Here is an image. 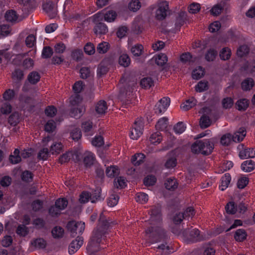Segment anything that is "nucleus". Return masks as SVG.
<instances>
[{"label": "nucleus", "instance_id": "nucleus-1", "mask_svg": "<svg viewBox=\"0 0 255 255\" xmlns=\"http://www.w3.org/2000/svg\"><path fill=\"white\" fill-rule=\"evenodd\" d=\"M109 224V222L105 219L103 214H101L99 219V225L93 231L92 236L87 247V250H96L94 248L98 247L99 244L104 238L106 231L108 230Z\"/></svg>", "mask_w": 255, "mask_h": 255}, {"label": "nucleus", "instance_id": "nucleus-2", "mask_svg": "<svg viewBox=\"0 0 255 255\" xmlns=\"http://www.w3.org/2000/svg\"><path fill=\"white\" fill-rule=\"evenodd\" d=\"M214 148V144L212 139L198 140L192 145L191 150L193 153H201L205 155L210 154Z\"/></svg>", "mask_w": 255, "mask_h": 255}, {"label": "nucleus", "instance_id": "nucleus-3", "mask_svg": "<svg viewBox=\"0 0 255 255\" xmlns=\"http://www.w3.org/2000/svg\"><path fill=\"white\" fill-rule=\"evenodd\" d=\"M172 232L177 235L180 236L184 241L188 243L200 241L203 239L200 235L199 231L196 228L186 230L183 232H178L173 229Z\"/></svg>", "mask_w": 255, "mask_h": 255}, {"label": "nucleus", "instance_id": "nucleus-4", "mask_svg": "<svg viewBox=\"0 0 255 255\" xmlns=\"http://www.w3.org/2000/svg\"><path fill=\"white\" fill-rule=\"evenodd\" d=\"M63 14L66 18L78 19L80 17L79 9L71 0H66L63 5Z\"/></svg>", "mask_w": 255, "mask_h": 255}, {"label": "nucleus", "instance_id": "nucleus-5", "mask_svg": "<svg viewBox=\"0 0 255 255\" xmlns=\"http://www.w3.org/2000/svg\"><path fill=\"white\" fill-rule=\"evenodd\" d=\"M117 16V13L113 10L106 11L102 10L93 15L90 17V19L94 23H98L104 18L105 21L111 22L115 20Z\"/></svg>", "mask_w": 255, "mask_h": 255}, {"label": "nucleus", "instance_id": "nucleus-6", "mask_svg": "<svg viewBox=\"0 0 255 255\" xmlns=\"http://www.w3.org/2000/svg\"><path fill=\"white\" fill-rule=\"evenodd\" d=\"M143 128V120L142 119H138L135 121L134 124L129 133L130 138L136 140L142 134Z\"/></svg>", "mask_w": 255, "mask_h": 255}, {"label": "nucleus", "instance_id": "nucleus-7", "mask_svg": "<svg viewBox=\"0 0 255 255\" xmlns=\"http://www.w3.org/2000/svg\"><path fill=\"white\" fill-rule=\"evenodd\" d=\"M67 228L71 232V236L74 237L77 234L83 233L85 229V223L82 222H76L72 221L68 223Z\"/></svg>", "mask_w": 255, "mask_h": 255}, {"label": "nucleus", "instance_id": "nucleus-8", "mask_svg": "<svg viewBox=\"0 0 255 255\" xmlns=\"http://www.w3.org/2000/svg\"><path fill=\"white\" fill-rule=\"evenodd\" d=\"M67 201L64 198L57 200L55 206H52L49 209V212L50 215L52 216L59 215L60 211L64 210L67 207Z\"/></svg>", "mask_w": 255, "mask_h": 255}, {"label": "nucleus", "instance_id": "nucleus-9", "mask_svg": "<svg viewBox=\"0 0 255 255\" xmlns=\"http://www.w3.org/2000/svg\"><path fill=\"white\" fill-rule=\"evenodd\" d=\"M157 8L155 12V17L156 18L158 19L165 18L169 9L168 2L159 0L157 2Z\"/></svg>", "mask_w": 255, "mask_h": 255}, {"label": "nucleus", "instance_id": "nucleus-10", "mask_svg": "<svg viewBox=\"0 0 255 255\" xmlns=\"http://www.w3.org/2000/svg\"><path fill=\"white\" fill-rule=\"evenodd\" d=\"M170 100L168 97H164L160 99L154 107V112L157 114L164 113L169 107Z\"/></svg>", "mask_w": 255, "mask_h": 255}, {"label": "nucleus", "instance_id": "nucleus-11", "mask_svg": "<svg viewBox=\"0 0 255 255\" xmlns=\"http://www.w3.org/2000/svg\"><path fill=\"white\" fill-rule=\"evenodd\" d=\"M43 8L50 18H54L57 13V6L52 2H48L43 4Z\"/></svg>", "mask_w": 255, "mask_h": 255}, {"label": "nucleus", "instance_id": "nucleus-12", "mask_svg": "<svg viewBox=\"0 0 255 255\" xmlns=\"http://www.w3.org/2000/svg\"><path fill=\"white\" fill-rule=\"evenodd\" d=\"M83 244V239L82 237H78L74 240L70 244L68 249L69 254L72 255L76 252L82 246Z\"/></svg>", "mask_w": 255, "mask_h": 255}, {"label": "nucleus", "instance_id": "nucleus-13", "mask_svg": "<svg viewBox=\"0 0 255 255\" xmlns=\"http://www.w3.org/2000/svg\"><path fill=\"white\" fill-rule=\"evenodd\" d=\"M161 220L160 211L158 208H154L151 211L149 224L153 225H158Z\"/></svg>", "mask_w": 255, "mask_h": 255}, {"label": "nucleus", "instance_id": "nucleus-14", "mask_svg": "<svg viewBox=\"0 0 255 255\" xmlns=\"http://www.w3.org/2000/svg\"><path fill=\"white\" fill-rule=\"evenodd\" d=\"M239 157L241 159L248 158H254L255 157V148H246L241 150L239 152Z\"/></svg>", "mask_w": 255, "mask_h": 255}, {"label": "nucleus", "instance_id": "nucleus-15", "mask_svg": "<svg viewBox=\"0 0 255 255\" xmlns=\"http://www.w3.org/2000/svg\"><path fill=\"white\" fill-rule=\"evenodd\" d=\"M130 41L128 42V48H130L131 53L134 56H139L142 53L143 47L140 44H136L132 46H130Z\"/></svg>", "mask_w": 255, "mask_h": 255}, {"label": "nucleus", "instance_id": "nucleus-16", "mask_svg": "<svg viewBox=\"0 0 255 255\" xmlns=\"http://www.w3.org/2000/svg\"><path fill=\"white\" fill-rule=\"evenodd\" d=\"M83 158V162L86 166H90L93 164L95 158L94 154L90 151L85 152Z\"/></svg>", "mask_w": 255, "mask_h": 255}, {"label": "nucleus", "instance_id": "nucleus-17", "mask_svg": "<svg viewBox=\"0 0 255 255\" xmlns=\"http://www.w3.org/2000/svg\"><path fill=\"white\" fill-rule=\"evenodd\" d=\"M63 145L61 142L52 141L50 146V152L52 154H58L62 151Z\"/></svg>", "mask_w": 255, "mask_h": 255}, {"label": "nucleus", "instance_id": "nucleus-18", "mask_svg": "<svg viewBox=\"0 0 255 255\" xmlns=\"http://www.w3.org/2000/svg\"><path fill=\"white\" fill-rule=\"evenodd\" d=\"M108 109L106 102L104 100H101L96 105L95 110L97 114L103 115L105 114Z\"/></svg>", "mask_w": 255, "mask_h": 255}, {"label": "nucleus", "instance_id": "nucleus-19", "mask_svg": "<svg viewBox=\"0 0 255 255\" xmlns=\"http://www.w3.org/2000/svg\"><path fill=\"white\" fill-rule=\"evenodd\" d=\"M246 135V131L243 128H240L239 131H237L232 136V140L235 142H240L244 138Z\"/></svg>", "mask_w": 255, "mask_h": 255}, {"label": "nucleus", "instance_id": "nucleus-20", "mask_svg": "<svg viewBox=\"0 0 255 255\" xmlns=\"http://www.w3.org/2000/svg\"><path fill=\"white\" fill-rule=\"evenodd\" d=\"M255 162L252 160L245 161L241 165V169L246 172H249L255 168Z\"/></svg>", "mask_w": 255, "mask_h": 255}, {"label": "nucleus", "instance_id": "nucleus-21", "mask_svg": "<svg viewBox=\"0 0 255 255\" xmlns=\"http://www.w3.org/2000/svg\"><path fill=\"white\" fill-rule=\"evenodd\" d=\"M196 103V100L194 98L192 97L186 100L185 103L181 104L180 108L183 111H186L194 107Z\"/></svg>", "mask_w": 255, "mask_h": 255}, {"label": "nucleus", "instance_id": "nucleus-22", "mask_svg": "<svg viewBox=\"0 0 255 255\" xmlns=\"http://www.w3.org/2000/svg\"><path fill=\"white\" fill-rule=\"evenodd\" d=\"M153 59L154 60L157 65L163 66L167 62V57L163 53H160L153 57Z\"/></svg>", "mask_w": 255, "mask_h": 255}, {"label": "nucleus", "instance_id": "nucleus-23", "mask_svg": "<svg viewBox=\"0 0 255 255\" xmlns=\"http://www.w3.org/2000/svg\"><path fill=\"white\" fill-rule=\"evenodd\" d=\"M231 180V176L229 174H225L221 178V185L220 189L222 191L225 190L229 186Z\"/></svg>", "mask_w": 255, "mask_h": 255}, {"label": "nucleus", "instance_id": "nucleus-24", "mask_svg": "<svg viewBox=\"0 0 255 255\" xmlns=\"http://www.w3.org/2000/svg\"><path fill=\"white\" fill-rule=\"evenodd\" d=\"M108 27L103 23H99L94 27V32L96 34H105L108 32Z\"/></svg>", "mask_w": 255, "mask_h": 255}, {"label": "nucleus", "instance_id": "nucleus-25", "mask_svg": "<svg viewBox=\"0 0 255 255\" xmlns=\"http://www.w3.org/2000/svg\"><path fill=\"white\" fill-rule=\"evenodd\" d=\"M119 173V169L117 166L115 165L108 167L106 170L107 176L110 177H114L115 176L118 175Z\"/></svg>", "mask_w": 255, "mask_h": 255}, {"label": "nucleus", "instance_id": "nucleus-26", "mask_svg": "<svg viewBox=\"0 0 255 255\" xmlns=\"http://www.w3.org/2000/svg\"><path fill=\"white\" fill-rule=\"evenodd\" d=\"M119 64L124 67H128L130 63V59L127 54L121 55L119 59Z\"/></svg>", "mask_w": 255, "mask_h": 255}, {"label": "nucleus", "instance_id": "nucleus-27", "mask_svg": "<svg viewBox=\"0 0 255 255\" xmlns=\"http://www.w3.org/2000/svg\"><path fill=\"white\" fill-rule=\"evenodd\" d=\"M145 156L143 154L139 153L132 156L131 161L134 165H138L143 161Z\"/></svg>", "mask_w": 255, "mask_h": 255}, {"label": "nucleus", "instance_id": "nucleus-28", "mask_svg": "<svg viewBox=\"0 0 255 255\" xmlns=\"http://www.w3.org/2000/svg\"><path fill=\"white\" fill-rule=\"evenodd\" d=\"M162 136L159 132L152 133L149 137V141L153 144H159L162 141Z\"/></svg>", "mask_w": 255, "mask_h": 255}, {"label": "nucleus", "instance_id": "nucleus-29", "mask_svg": "<svg viewBox=\"0 0 255 255\" xmlns=\"http://www.w3.org/2000/svg\"><path fill=\"white\" fill-rule=\"evenodd\" d=\"M5 17L7 21L9 22H15L18 19L16 12L13 10H10L6 12Z\"/></svg>", "mask_w": 255, "mask_h": 255}, {"label": "nucleus", "instance_id": "nucleus-30", "mask_svg": "<svg viewBox=\"0 0 255 255\" xmlns=\"http://www.w3.org/2000/svg\"><path fill=\"white\" fill-rule=\"evenodd\" d=\"M154 85V82L151 78L146 77L142 79L140 81V85L142 88L148 89Z\"/></svg>", "mask_w": 255, "mask_h": 255}, {"label": "nucleus", "instance_id": "nucleus-31", "mask_svg": "<svg viewBox=\"0 0 255 255\" xmlns=\"http://www.w3.org/2000/svg\"><path fill=\"white\" fill-rule=\"evenodd\" d=\"M167 125L168 119L165 117H163L158 120L155 127L157 129L163 130L166 128Z\"/></svg>", "mask_w": 255, "mask_h": 255}, {"label": "nucleus", "instance_id": "nucleus-32", "mask_svg": "<svg viewBox=\"0 0 255 255\" xmlns=\"http://www.w3.org/2000/svg\"><path fill=\"white\" fill-rule=\"evenodd\" d=\"M64 233L63 229L59 226H56L51 231L52 236L54 238H62L63 236Z\"/></svg>", "mask_w": 255, "mask_h": 255}, {"label": "nucleus", "instance_id": "nucleus-33", "mask_svg": "<svg viewBox=\"0 0 255 255\" xmlns=\"http://www.w3.org/2000/svg\"><path fill=\"white\" fill-rule=\"evenodd\" d=\"M110 48L109 44L105 41L99 43L97 47V51L101 54L106 53Z\"/></svg>", "mask_w": 255, "mask_h": 255}, {"label": "nucleus", "instance_id": "nucleus-34", "mask_svg": "<svg viewBox=\"0 0 255 255\" xmlns=\"http://www.w3.org/2000/svg\"><path fill=\"white\" fill-rule=\"evenodd\" d=\"M74 155L73 152L69 151L63 154L59 158V161L60 163L63 164L68 162Z\"/></svg>", "mask_w": 255, "mask_h": 255}, {"label": "nucleus", "instance_id": "nucleus-35", "mask_svg": "<svg viewBox=\"0 0 255 255\" xmlns=\"http://www.w3.org/2000/svg\"><path fill=\"white\" fill-rule=\"evenodd\" d=\"M135 199L136 202L141 204H145L148 200V196L144 193L140 192L136 195Z\"/></svg>", "mask_w": 255, "mask_h": 255}, {"label": "nucleus", "instance_id": "nucleus-36", "mask_svg": "<svg viewBox=\"0 0 255 255\" xmlns=\"http://www.w3.org/2000/svg\"><path fill=\"white\" fill-rule=\"evenodd\" d=\"M254 85V81L252 78H248L242 83V87L244 90H250Z\"/></svg>", "mask_w": 255, "mask_h": 255}, {"label": "nucleus", "instance_id": "nucleus-37", "mask_svg": "<svg viewBox=\"0 0 255 255\" xmlns=\"http://www.w3.org/2000/svg\"><path fill=\"white\" fill-rule=\"evenodd\" d=\"M85 109L83 106L77 107V109H74L71 112L72 117L75 118H80L85 112Z\"/></svg>", "mask_w": 255, "mask_h": 255}, {"label": "nucleus", "instance_id": "nucleus-38", "mask_svg": "<svg viewBox=\"0 0 255 255\" xmlns=\"http://www.w3.org/2000/svg\"><path fill=\"white\" fill-rule=\"evenodd\" d=\"M40 78L39 74L36 72H32L28 76V81L32 84L37 83Z\"/></svg>", "mask_w": 255, "mask_h": 255}, {"label": "nucleus", "instance_id": "nucleus-39", "mask_svg": "<svg viewBox=\"0 0 255 255\" xmlns=\"http://www.w3.org/2000/svg\"><path fill=\"white\" fill-rule=\"evenodd\" d=\"M165 185L168 190H174L177 188L178 184L175 179H168L165 183Z\"/></svg>", "mask_w": 255, "mask_h": 255}, {"label": "nucleus", "instance_id": "nucleus-40", "mask_svg": "<svg viewBox=\"0 0 255 255\" xmlns=\"http://www.w3.org/2000/svg\"><path fill=\"white\" fill-rule=\"evenodd\" d=\"M217 55V51L214 49H210L205 55V59L208 61H213Z\"/></svg>", "mask_w": 255, "mask_h": 255}, {"label": "nucleus", "instance_id": "nucleus-41", "mask_svg": "<svg viewBox=\"0 0 255 255\" xmlns=\"http://www.w3.org/2000/svg\"><path fill=\"white\" fill-rule=\"evenodd\" d=\"M204 74V69L200 66L195 69L192 72V77L194 79L201 78Z\"/></svg>", "mask_w": 255, "mask_h": 255}, {"label": "nucleus", "instance_id": "nucleus-42", "mask_svg": "<svg viewBox=\"0 0 255 255\" xmlns=\"http://www.w3.org/2000/svg\"><path fill=\"white\" fill-rule=\"evenodd\" d=\"M231 55V50L230 48L225 47L222 49L220 53V57L221 59L226 60L230 58Z\"/></svg>", "mask_w": 255, "mask_h": 255}, {"label": "nucleus", "instance_id": "nucleus-43", "mask_svg": "<svg viewBox=\"0 0 255 255\" xmlns=\"http://www.w3.org/2000/svg\"><path fill=\"white\" fill-rule=\"evenodd\" d=\"M81 101L82 99L78 94L72 96L70 98V102L72 106H77L78 107L79 106H82L80 105V103L81 102Z\"/></svg>", "mask_w": 255, "mask_h": 255}, {"label": "nucleus", "instance_id": "nucleus-44", "mask_svg": "<svg viewBox=\"0 0 255 255\" xmlns=\"http://www.w3.org/2000/svg\"><path fill=\"white\" fill-rule=\"evenodd\" d=\"M247 234L244 230L239 229L238 230L235 235V239L236 241L242 242L246 238Z\"/></svg>", "mask_w": 255, "mask_h": 255}, {"label": "nucleus", "instance_id": "nucleus-45", "mask_svg": "<svg viewBox=\"0 0 255 255\" xmlns=\"http://www.w3.org/2000/svg\"><path fill=\"white\" fill-rule=\"evenodd\" d=\"M225 209L227 213L230 214H234L237 212V207L235 203L233 201L228 203L225 207Z\"/></svg>", "mask_w": 255, "mask_h": 255}, {"label": "nucleus", "instance_id": "nucleus-46", "mask_svg": "<svg viewBox=\"0 0 255 255\" xmlns=\"http://www.w3.org/2000/svg\"><path fill=\"white\" fill-rule=\"evenodd\" d=\"M19 150L17 149H15L13 155L10 156L9 160L12 163L16 164L20 161L21 157L19 155Z\"/></svg>", "mask_w": 255, "mask_h": 255}, {"label": "nucleus", "instance_id": "nucleus-47", "mask_svg": "<svg viewBox=\"0 0 255 255\" xmlns=\"http://www.w3.org/2000/svg\"><path fill=\"white\" fill-rule=\"evenodd\" d=\"M208 82L204 81H200L195 87L197 92H202L208 89Z\"/></svg>", "mask_w": 255, "mask_h": 255}, {"label": "nucleus", "instance_id": "nucleus-48", "mask_svg": "<svg viewBox=\"0 0 255 255\" xmlns=\"http://www.w3.org/2000/svg\"><path fill=\"white\" fill-rule=\"evenodd\" d=\"M237 106L239 110H245L249 106V101L245 99L239 100Z\"/></svg>", "mask_w": 255, "mask_h": 255}, {"label": "nucleus", "instance_id": "nucleus-49", "mask_svg": "<svg viewBox=\"0 0 255 255\" xmlns=\"http://www.w3.org/2000/svg\"><path fill=\"white\" fill-rule=\"evenodd\" d=\"M186 128V126L183 123L179 122L174 127V130L175 133L181 134L185 131Z\"/></svg>", "mask_w": 255, "mask_h": 255}, {"label": "nucleus", "instance_id": "nucleus-50", "mask_svg": "<svg viewBox=\"0 0 255 255\" xmlns=\"http://www.w3.org/2000/svg\"><path fill=\"white\" fill-rule=\"evenodd\" d=\"M232 136L229 134L223 135L221 138V143L224 145H228L232 141Z\"/></svg>", "mask_w": 255, "mask_h": 255}, {"label": "nucleus", "instance_id": "nucleus-51", "mask_svg": "<svg viewBox=\"0 0 255 255\" xmlns=\"http://www.w3.org/2000/svg\"><path fill=\"white\" fill-rule=\"evenodd\" d=\"M104 143V139L101 135L96 136L92 141V145L97 147L103 145Z\"/></svg>", "mask_w": 255, "mask_h": 255}, {"label": "nucleus", "instance_id": "nucleus-52", "mask_svg": "<svg viewBox=\"0 0 255 255\" xmlns=\"http://www.w3.org/2000/svg\"><path fill=\"white\" fill-rule=\"evenodd\" d=\"M119 197L116 195H112L108 200V205L110 207L116 206L119 201Z\"/></svg>", "mask_w": 255, "mask_h": 255}, {"label": "nucleus", "instance_id": "nucleus-53", "mask_svg": "<svg viewBox=\"0 0 255 255\" xmlns=\"http://www.w3.org/2000/svg\"><path fill=\"white\" fill-rule=\"evenodd\" d=\"M115 185L117 188H123L126 186V181L125 178L119 177L115 179Z\"/></svg>", "mask_w": 255, "mask_h": 255}, {"label": "nucleus", "instance_id": "nucleus-54", "mask_svg": "<svg viewBox=\"0 0 255 255\" xmlns=\"http://www.w3.org/2000/svg\"><path fill=\"white\" fill-rule=\"evenodd\" d=\"M50 150L46 147L43 148L39 152L38 157L39 159L46 160L49 156Z\"/></svg>", "mask_w": 255, "mask_h": 255}, {"label": "nucleus", "instance_id": "nucleus-55", "mask_svg": "<svg viewBox=\"0 0 255 255\" xmlns=\"http://www.w3.org/2000/svg\"><path fill=\"white\" fill-rule=\"evenodd\" d=\"M201 8L200 4L193 2L188 6V11L190 13L194 14L198 12Z\"/></svg>", "mask_w": 255, "mask_h": 255}, {"label": "nucleus", "instance_id": "nucleus-56", "mask_svg": "<svg viewBox=\"0 0 255 255\" xmlns=\"http://www.w3.org/2000/svg\"><path fill=\"white\" fill-rule=\"evenodd\" d=\"M249 180L247 177L243 176L240 178L238 181L237 186L239 189L244 188L248 184Z\"/></svg>", "mask_w": 255, "mask_h": 255}, {"label": "nucleus", "instance_id": "nucleus-57", "mask_svg": "<svg viewBox=\"0 0 255 255\" xmlns=\"http://www.w3.org/2000/svg\"><path fill=\"white\" fill-rule=\"evenodd\" d=\"M35 42L36 37L32 34L28 35L25 39L26 46L30 48L33 47L35 45Z\"/></svg>", "mask_w": 255, "mask_h": 255}, {"label": "nucleus", "instance_id": "nucleus-58", "mask_svg": "<svg viewBox=\"0 0 255 255\" xmlns=\"http://www.w3.org/2000/svg\"><path fill=\"white\" fill-rule=\"evenodd\" d=\"M140 6V3L138 0H132L128 5L129 9L133 11H137L139 9Z\"/></svg>", "mask_w": 255, "mask_h": 255}, {"label": "nucleus", "instance_id": "nucleus-59", "mask_svg": "<svg viewBox=\"0 0 255 255\" xmlns=\"http://www.w3.org/2000/svg\"><path fill=\"white\" fill-rule=\"evenodd\" d=\"M55 128L56 125L53 120L48 121L45 125V130L48 132L53 131Z\"/></svg>", "mask_w": 255, "mask_h": 255}, {"label": "nucleus", "instance_id": "nucleus-60", "mask_svg": "<svg viewBox=\"0 0 255 255\" xmlns=\"http://www.w3.org/2000/svg\"><path fill=\"white\" fill-rule=\"evenodd\" d=\"M28 233V229L24 225H19L16 230V233L21 236H26Z\"/></svg>", "mask_w": 255, "mask_h": 255}, {"label": "nucleus", "instance_id": "nucleus-61", "mask_svg": "<svg viewBox=\"0 0 255 255\" xmlns=\"http://www.w3.org/2000/svg\"><path fill=\"white\" fill-rule=\"evenodd\" d=\"M84 84L81 81L76 82L73 86V89L75 93L78 94L80 93L84 88Z\"/></svg>", "mask_w": 255, "mask_h": 255}, {"label": "nucleus", "instance_id": "nucleus-62", "mask_svg": "<svg viewBox=\"0 0 255 255\" xmlns=\"http://www.w3.org/2000/svg\"><path fill=\"white\" fill-rule=\"evenodd\" d=\"M210 120L209 118L206 116H202L200 119V125L203 128H206L210 125Z\"/></svg>", "mask_w": 255, "mask_h": 255}, {"label": "nucleus", "instance_id": "nucleus-63", "mask_svg": "<svg viewBox=\"0 0 255 255\" xmlns=\"http://www.w3.org/2000/svg\"><path fill=\"white\" fill-rule=\"evenodd\" d=\"M176 159L174 157H172L167 160L165 166L167 168H172L176 165Z\"/></svg>", "mask_w": 255, "mask_h": 255}, {"label": "nucleus", "instance_id": "nucleus-64", "mask_svg": "<svg viewBox=\"0 0 255 255\" xmlns=\"http://www.w3.org/2000/svg\"><path fill=\"white\" fill-rule=\"evenodd\" d=\"M156 179L154 176L150 175L146 177L144 180V183L146 186H152L156 182Z\"/></svg>", "mask_w": 255, "mask_h": 255}]
</instances>
